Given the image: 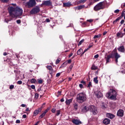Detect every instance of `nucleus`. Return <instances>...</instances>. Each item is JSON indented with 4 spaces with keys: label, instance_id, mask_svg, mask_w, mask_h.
Here are the masks:
<instances>
[{
    "label": "nucleus",
    "instance_id": "40",
    "mask_svg": "<svg viewBox=\"0 0 125 125\" xmlns=\"http://www.w3.org/2000/svg\"><path fill=\"white\" fill-rule=\"evenodd\" d=\"M30 87L32 89H35L36 88V86H35V85H31L30 86Z\"/></svg>",
    "mask_w": 125,
    "mask_h": 125
},
{
    "label": "nucleus",
    "instance_id": "24",
    "mask_svg": "<svg viewBox=\"0 0 125 125\" xmlns=\"http://www.w3.org/2000/svg\"><path fill=\"white\" fill-rule=\"evenodd\" d=\"M101 34H99L98 35H95L93 37V39L95 40V39H100L101 38Z\"/></svg>",
    "mask_w": 125,
    "mask_h": 125
},
{
    "label": "nucleus",
    "instance_id": "29",
    "mask_svg": "<svg viewBox=\"0 0 125 125\" xmlns=\"http://www.w3.org/2000/svg\"><path fill=\"white\" fill-rule=\"evenodd\" d=\"M83 52V49L81 48L79 49L78 51H77V54L78 55H80V54H81V53H82Z\"/></svg>",
    "mask_w": 125,
    "mask_h": 125
},
{
    "label": "nucleus",
    "instance_id": "56",
    "mask_svg": "<svg viewBox=\"0 0 125 125\" xmlns=\"http://www.w3.org/2000/svg\"><path fill=\"white\" fill-rule=\"evenodd\" d=\"M22 118H23V119H26V118H27V115H25V114H23V115H22Z\"/></svg>",
    "mask_w": 125,
    "mask_h": 125
},
{
    "label": "nucleus",
    "instance_id": "12",
    "mask_svg": "<svg viewBox=\"0 0 125 125\" xmlns=\"http://www.w3.org/2000/svg\"><path fill=\"white\" fill-rule=\"evenodd\" d=\"M72 122L73 124H74V125H81V124H82V122H81L80 120L78 119H73Z\"/></svg>",
    "mask_w": 125,
    "mask_h": 125
},
{
    "label": "nucleus",
    "instance_id": "37",
    "mask_svg": "<svg viewBox=\"0 0 125 125\" xmlns=\"http://www.w3.org/2000/svg\"><path fill=\"white\" fill-rule=\"evenodd\" d=\"M46 68L48 70H51L52 69V66L51 65H48V66H46Z\"/></svg>",
    "mask_w": 125,
    "mask_h": 125
},
{
    "label": "nucleus",
    "instance_id": "59",
    "mask_svg": "<svg viewBox=\"0 0 125 125\" xmlns=\"http://www.w3.org/2000/svg\"><path fill=\"white\" fill-rule=\"evenodd\" d=\"M71 62H72V60H68L67 61V63H68L69 64H70Z\"/></svg>",
    "mask_w": 125,
    "mask_h": 125
},
{
    "label": "nucleus",
    "instance_id": "19",
    "mask_svg": "<svg viewBox=\"0 0 125 125\" xmlns=\"http://www.w3.org/2000/svg\"><path fill=\"white\" fill-rule=\"evenodd\" d=\"M72 102H73V99L66 100L65 101V104H66V105H70Z\"/></svg>",
    "mask_w": 125,
    "mask_h": 125
},
{
    "label": "nucleus",
    "instance_id": "48",
    "mask_svg": "<svg viewBox=\"0 0 125 125\" xmlns=\"http://www.w3.org/2000/svg\"><path fill=\"white\" fill-rule=\"evenodd\" d=\"M98 57H99V55H98V54H97L94 56V58H95V59L98 58Z\"/></svg>",
    "mask_w": 125,
    "mask_h": 125
},
{
    "label": "nucleus",
    "instance_id": "8",
    "mask_svg": "<svg viewBox=\"0 0 125 125\" xmlns=\"http://www.w3.org/2000/svg\"><path fill=\"white\" fill-rule=\"evenodd\" d=\"M113 55L114 56L115 58V62L116 63H118V59L119 58H121V55L118 53L117 52H115L113 54Z\"/></svg>",
    "mask_w": 125,
    "mask_h": 125
},
{
    "label": "nucleus",
    "instance_id": "41",
    "mask_svg": "<svg viewBox=\"0 0 125 125\" xmlns=\"http://www.w3.org/2000/svg\"><path fill=\"white\" fill-rule=\"evenodd\" d=\"M14 88V85H11L9 87L10 89H13Z\"/></svg>",
    "mask_w": 125,
    "mask_h": 125
},
{
    "label": "nucleus",
    "instance_id": "13",
    "mask_svg": "<svg viewBox=\"0 0 125 125\" xmlns=\"http://www.w3.org/2000/svg\"><path fill=\"white\" fill-rule=\"evenodd\" d=\"M43 5H47L48 6H49L50 5H51L52 2L50 0H46L43 1Z\"/></svg>",
    "mask_w": 125,
    "mask_h": 125
},
{
    "label": "nucleus",
    "instance_id": "53",
    "mask_svg": "<svg viewBox=\"0 0 125 125\" xmlns=\"http://www.w3.org/2000/svg\"><path fill=\"white\" fill-rule=\"evenodd\" d=\"M121 25H123V24H124V23H125V20H122L121 22H120Z\"/></svg>",
    "mask_w": 125,
    "mask_h": 125
},
{
    "label": "nucleus",
    "instance_id": "46",
    "mask_svg": "<svg viewBox=\"0 0 125 125\" xmlns=\"http://www.w3.org/2000/svg\"><path fill=\"white\" fill-rule=\"evenodd\" d=\"M60 75H61V73L59 72V73H58L56 74V76L57 77H60Z\"/></svg>",
    "mask_w": 125,
    "mask_h": 125
},
{
    "label": "nucleus",
    "instance_id": "20",
    "mask_svg": "<svg viewBox=\"0 0 125 125\" xmlns=\"http://www.w3.org/2000/svg\"><path fill=\"white\" fill-rule=\"evenodd\" d=\"M74 66V64L72 63L70 66L68 67L67 69V73H69L72 71V69H73V67Z\"/></svg>",
    "mask_w": 125,
    "mask_h": 125
},
{
    "label": "nucleus",
    "instance_id": "32",
    "mask_svg": "<svg viewBox=\"0 0 125 125\" xmlns=\"http://www.w3.org/2000/svg\"><path fill=\"white\" fill-rule=\"evenodd\" d=\"M91 70H97V66L93 65L91 67Z\"/></svg>",
    "mask_w": 125,
    "mask_h": 125
},
{
    "label": "nucleus",
    "instance_id": "52",
    "mask_svg": "<svg viewBox=\"0 0 125 125\" xmlns=\"http://www.w3.org/2000/svg\"><path fill=\"white\" fill-rule=\"evenodd\" d=\"M8 0H1V1H2V2H7Z\"/></svg>",
    "mask_w": 125,
    "mask_h": 125
},
{
    "label": "nucleus",
    "instance_id": "34",
    "mask_svg": "<svg viewBox=\"0 0 125 125\" xmlns=\"http://www.w3.org/2000/svg\"><path fill=\"white\" fill-rule=\"evenodd\" d=\"M60 61H61V59H57V60L56 61V65H57L60 62Z\"/></svg>",
    "mask_w": 125,
    "mask_h": 125
},
{
    "label": "nucleus",
    "instance_id": "5",
    "mask_svg": "<svg viewBox=\"0 0 125 125\" xmlns=\"http://www.w3.org/2000/svg\"><path fill=\"white\" fill-rule=\"evenodd\" d=\"M106 3L107 1H106L99 2L94 7V10L95 11H99V10L104 9L106 7Z\"/></svg>",
    "mask_w": 125,
    "mask_h": 125
},
{
    "label": "nucleus",
    "instance_id": "42",
    "mask_svg": "<svg viewBox=\"0 0 125 125\" xmlns=\"http://www.w3.org/2000/svg\"><path fill=\"white\" fill-rule=\"evenodd\" d=\"M87 22H89V23H91L93 22V20L92 19L88 20H87Z\"/></svg>",
    "mask_w": 125,
    "mask_h": 125
},
{
    "label": "nucleus",
    "instance_id": "11",
    "mask_svg": "<svg viewBox=\"0 0 125 125\" xmlns=\"http://www.w3.org/2000/svg\"><path fill=\"white\" fill-rule=\"evenodd\" d=\"M124 110L119 109L117 111V115L118 117H123L124 116Z\"/></svg>",
    "mask_w": 125,
    "mask_h": 125
},
{
    "label": "nucleus",
    "instance_id": "26",
    "mask_svg": "<svg viewBox=\"0 0 125 125\" xmlns=\"http://www.w3.org/2000/svg\"><path fill=\"white\" fill-rule=\"evenodd\" d=\"M98 77H96V78H94V79H93V82L95 83H98Z\"/></svg>",
    "mask_w": 125,
    "mask_h": 125
},
{
    "label": "nucleus",
    "instance_id": "47",
    "mask_svg": "<svg viewBox=\"0 0 125 125\" xmlns=\"http://www.w3.org/2000/svg\"><path fill=\"white\" fill-rule=\"evenodd\" d=\"M28 58L29 59H33V56H32L31 55H29L28 56Z\"/></svg>",
    "mask_w": 125,
    "mask_h": 125
},
{
    "label": "nucleus",
    "instance_id": "28",
    "mask_svg": "<svg viewBox=\"0 0 125 125\" xmlns=\"http://www.w3.org/2000/svg\"><path fill=\"white\" fill-rule=\"evenodd\" d=\"M78 10H80V9H83V8H84V5L78 6Z\"/></svg>",
    "mask_w": 125,
    "mask_h": 125
},
{
    "label": "nucleus",
    "instance_id": "31",
    "mask_svg": "<svg viewBox=\"0 0 125 125\" xmlns=\"http://www.w3.org/2000/svg\"><path fill=\"white\" fill-rule=\"evenodd\" d=\"M36 82H37V80L34 78L30 80V83H36Z\"/></svg>",
    "mask_w": 125,
    "mask_h": 125
},
{
    "label": "nucleus",
    "instance_id": "21",
    "mask_svg": "<svg viewBox=\"0 0 125 125\" xmlns=\"http://www.w3.org/2000/svg\"><path fill=\"white\" fill-rule=\"evenodd\" d=\"M45 114H46V111H44L43 113H42L39 117V119H42V118H43L44 116H45Z\"/></svg>",
    "mask_w": 125,
    "mask_h": 125
},
{
    "label": "nucleus",
    "instance_id": "44",
    "mask_svg": "<svg viewBox=\"0 0 125 125\" xmlns=\"http://www.w3.org/2000/svg\"><path fill=\"white\" fill-rule=\"evenodd\" d=\"M60 115V110H57V116H59Z\"/></svg>",
    "mask_w": 125,
    "mask_h": 125
},
{
    "label": "nucleus",
    "instance_id": "63",
    "mask_svg": "<svg viewBox=\"0 0 125 125\" xmlns=\"http://www.w3.org/2000/svg\"><path fill=\"white\" fill-rule=\"evenodd\" d=\"M107 34V31H105L103 33V36H105V35H106Z\"/></svg>",
    "mask_w": 125,
    "mask_h": 125
},
{
    "label": "nucleus",
    "instance_id": "57",
    "mask_svg": "<svg viewBox=\"0 0 125 125\" xmlns=\"http://www.w3.org/2000/svg\"><path fill=\"white\" fill-rule=\"evenodd\" d=\"M45 21L47 22H50V20H49V19H46L45 20Z\"/></svg>",
    "mask_w": 125,
    "mask_h": 125
},
{
    "label": "nucleus",
    "instance_id": "9",
    "mask_svg": "<svg viewBox=\"0 0 125 125\" xmlns=\"http://www.w3.org/2000/svg\"><path fill=\"white\" fill-rule=\"evenodd\" d=\"M113 58V53L111 54L110 55H108L106 57H105L106 60V63H108L110 62V59Z\"/></svg>",
    "mask_w": 125,
    "mask_h": 125
},
{
    "label": "nucleus",
    "instance_id": "30",
    "mask_svg": "<svg viewBox=\"0 0 125 125\" xmlns=\"http://www.w3.org/2000/svg\"><path fill=\"white\" fill-rule=\"evenodd\" d=\"M91 1L90 2V4H93L95 2H96L97 1H99L100 0H91Z\"/></svg>",
    "mask_w": 125,
    "mask_h": 125
},
{
    "label": "nucleus",
    "instance_id": "27",
    "mask_svg": "<svg viewBox=\"0 0 125 125\" xmlns=\"http://www.w3.org/2000/svg\"><path fill=\"white\" fill-rule=\"evenodd\" d=\"M66 65H67V62H63V63L61 65V66H60V68H64V67H65V66H66Z\"/></svg>",
    "mask_w": 125,
    "mask_h": 125
},
{
    "label": "nucleus",
    "instance_id": "23",
    "mask_svg": "<svg viewBox=\"0 0 125 125\" xmlns=\"http://www.w3.org/2000/svg\"><path fill=\"white\" fill-rule=\"evenodd\" d=\"M116 36L118 38H123V33L122 32H118Z\"/></svg>",
    "mask_w": 125,
    "mask_h": 125
},
{
    "label": "nucleus",
    "instance_id": "17",
    "mask_svg": "<svg viewBox=\"0 0 125 125\" xmlns=\"http://www.w3.org/2000/svg\"><path fill=\"white\" fill-rule=\"evenodd\" d=\"M106 116L107 118H109V119H114V118H115V115L111 113H107Z\"/></svg>",
    "mask_w": 125,
    "mask_h": 125
},
{
    "label": "nucleus",
    "instance_id": "4",
    "mask_svg": "<svg viewBox=\"0 0 125 125\" xmlns=\"http://www.w3.org/2000/svg\"><path fill=\"white\" fill-rule=\"evenodd\" d=\"M76 101L78 103H83V102L86 101V94L83 92L78 94L76 97Z\"/></svg>",
    "mask_w": 125,
    "mask_h": 125
},
{
    "label": "nucleus",
    "instance_id": "39",
    "mask_svg": "<svg viewBox=\"0 0 125 125\" xmlns=\"http://www.w3.org/2000/svg\"><path fill=\"white\" fill-rule=\"evenodd\" d=\"M18 84H22V83H23V82H22V81H19L17 82Z\"/></svg>",
    "mask_w": 125,
    "mask_h": 125
},
{
    "label": "nucleus",
    "instance_id": "60",
    "mask_svg": "<svg viewBox=\"0 0 125 125\" xmlns=\"http://www.w3.org/2000/svg\"><path fill=\"white\" fill-rule=\"evenodd\" d=\"M50 109V107H48L47 109H46L45 111H46V113L48 112V111H49Z\"/></svg>",
    "mask_w": 125,
    "mask_h": 125
},
{
    "label": "nucleus",
    "instance_id": "49",
    "mask_svg": "<svg viewBox=\"0 0 125 125\" xmlns=\"http://www.w3.org/2000/svg\"><path fill=\"white\" fill-rule=\"evenodd\" d=\"M38 83H40V84L42 83V80H39L38 81Z\"/></svg>",
    "mask_w": 125,
    "mask_h": 125
},
{
    "label": "nucleus",
    "instance_id": "16",
    "mask_svg": "<svg viewBox=\"0 0 125 125\" xmlns=\"http://www.w3.org/2000/svg\"><path fill=\"white\" fill-rule=\"evenodd\" d=\"M118 51H120V52H125V47L124 46H121L118 48Z\"/></svg>",
    "mask_w": 125,
    "mask_h": 125
},
{
    "label": "nucleus",
    "instance_id": "51",
    "mask_svg": "<svg viewBox=\"0 0 125 125\" xmlns=\"http://www.w3.org/2000/svg\"><path fill=\"white\" fill-rule=\"evenodd\" d=\"M17 24H20V23H21V20H17Z\"/></svg>",
    "mask_w": 125,
    "mask_h": 125
},
{
    "label": "nucleus",
    "instance_id": "1",
    "mask_svg": "<svg viewBox=\"0 0 125 125\" xmlns=\"http://www.w3.org/2000/svg\"><path fill=\"white\" fill-rule=\"evenodd\" d=\"M8 10L10 16L13 18L21 16L23 14V10L19 6L16 7L10 6L8 8Z\"/></svg>",
    "mask_w": 125,
    "mask_h": 125
},
{
    "label": "nucleus",
    "instance_id": "14",
    "mask_svg": "<svg viewBox=\"0 0 125 125\" xmlns=\"http://www.w3.org/2000/svg\"><path fill=\"white\" fill-rule=\"evenodd\" d=\"M103 123L104 125H109L110 123H111V120L108 118H105L103 120Z\"/></svg>",
    "mask_w": 125,
    "mask_h": 125
},
{
    "label": "nucleus",
    "instance_id": "45",
    "mask_svg": "<svg viewBox=\"0 0 125 125\" xmlns=\"http://www.w3.org/2000/svg\"><path fill=\"white\" fill-rule=\"evenodd\" d=\"M120 12V10L117 9L114 11L115 13H119Z\"/></svg>",
    "mask_w": 125,
    "mask_h": 125
},
{
    "label": "nucleus",
    "instance_id": "43",
    "mask_svg": "<svg viewBox=\"0 0 125 125\" xmlns=\"http://www.w3.org/2000/svg\"><path fill=\"white\" fill-rule=\"evenodd\" d=\"M35 98H36V99H38L39 98V94L36 93L35 95Z\"/></svg>",
    "mask_w": 125,
    "mask_h": 125
},
{
    "label": "nucleus",
    "instance_id": "33",
    "mask_svg": "<svg viewBox=\"0 0 125 125\" xmlns=\"http://www.w3.org/2000/svg\"><path fill=\"white\" fill-rule=\"evenodd\" d=\"M83 42H84V39L82 40L78 43V46H80V45H81L82 43H83Z\"/></svg>",
    "mask_w": 125,
    "mask_h": 125
},
{
    "label": "nucleus",
    "instance_id": "35",
    "mask_svg": "<svg viewBox=\"0 0 125 125\" xmlns=\"http://www.w3.org/2000/svg\"><path fill=\"white\" fill-rule=\"evenodd\" d=\"M91 86H92V83H91V82H89L88 85H87V87L90 88L91 87Z\"/></svg>",
    "mask_w": 125,
    "mask_h": 125
},
{
    "label": "nucleus",
    "instance_id": "22",
    "mask_svg": "<svg viewBox=\"0 0 125 125\" xmlns=\"http://www.w3.org/2000/svg\"><path fill=\"white\" fill-rule=\"evenodd\" d=\"M73 107H74V110H75L76 111H77V110H78L79 106L78 105V104L77 103H75L73 104Z\"/></svg>",
    "mask_w": 125,
    "mask_h": 125
},
{
    "label": "nucleus",
    "instance_id": "25",
    "mask_svg": "<svg viewBox=\"0 0 125 125\" xmlns=\"http://www.w3.org/2000/svg\"><path fill=\"white\" fill-rule=\"evenodd\" d=\"M40 113V110L36 109L34 112V116H37Z\"/></svg>",
    "mask_w": 125,
    "mask_h": 125
},
{
    "label": "nucleus",
    "instance_id": "7",
    "mask_svg": "<svg viewBox=\"0 0 125 125\" xmlns=\"http://www.w3.org/2000/svg\"><path fill=\"white\" fill-rule=\"evenodd\" d=\"M26 4L28 7H33V6H35L37 4V2H36V0H29Z\"/></svg>",
    "mask_w": 125,
    "mask_h": 125
},
{
    "label": "nucleus",
    "instance_id": "61",
    "mask_svg": "<svg viewBox=\"0 0 125 125\" xmlns=\"http://www.w3.org/2000/svg\"><path fill=\"white\" fill-rule=\"evenodd\" d=\"M44 105H45V103H44L41 106V108H43V106H44Z\"/></svg>",
    "mask_w": 125,
    "mask_h": 125
},
{
    "label": "nucleus",
    "instance_id": "2",
    "mask_svg": "<svg viewBox=\"0 0 125 125\" xmlns=\"http://www.w3.org/2000/svg\"><path fill=\"white\" fill-rule=\"evenodd\" d=\"M90 110L91 112L92 113L93 115L97 114V108L94 105H90L89 107L84 106L82 109V113H85L88 111Z\"/></svg>",
    "mask_w": 125,
    "mask_h": 125
},
{
    "label": "nucleus",
    "instance_id": "64",
    "mask_svg": "<svg viewBox=\"0 0 125 125\" xmlns=\"http://www.w3.org/2000/svg\"><path fill=\"white\" fill-rule=\"evenodd\" d=\"M73 56V53H71L69 55V58H70V57H71Z\"/></svg>",
    "mask_w": 125,
    "mask_h": 125
},
{
    "label": "nucleus",
    "instance_id": "10",
    "mask_svg": "<svg viewBox=\"0 0 125 125\" xmlns=\"http://www.w3.org/2000/svg\"><path fill=\"white\" fill-rule=\"evenodd\" d=\"M95 95L98 98H102L103 97V94L100 91H97L95 92Z\"/></svg>",
    "mask_w": 125,
    "mask_h": 125
},
{
    "label": "nucleus",
    "instance_id": "36",
    "mask_svg": "<svg viewBox=\"0 0 125 125\" xmlns=\"http://www.w3.org/2000/svg\"><path fill=\"white\" fill-rule=\"evenodd\" d=\"M87 0H80L79 1V2L80 3H84V2H85V1H86Z\"/></svg>",
    "mask_w": 125,
    "mask_h": 125
},
{
    "label": "nucleus",
    "instance_id": "3",
    "mask_svg": "<svg viewBox=\"0 0 125 125\" xmlns=\"http://www.w3.org/2000/svg\"><path fill=\"white\" fill-rule=\"evenodd\" d=\"M117 95H118L117 91L114 89H110L109 91L106 94L105 96L107 98H110L111 100H116Z\"/></svg>",
    "mask_w": 125,
    "mask_h": 125
},
{
    "label": "nucleus",
    "instance_id": "58",
    "mask_svg": "<svg viewBox=\"0 0 125 125\" xmlns=\"http://www.w3.org/2000/svg\"><path fill=\"white\" fill-rule=\"evenodd\" d=\"M16 123L17 124H20V120H16Z\"/></svg>",
    "mask_w": 125,
    "mask_h": 125
},
{
    "label": "nucleus",
    "instance_id": "38",
    "mask_svg": "<svg viewBox=\"0 0 125 125\" xmlns=\"http://www.w3.org/2000/svg\"><path fill=\"white\" fill-rule=\"evenodd\" d=\"M125 10H123V11L121 14L122 17H124V16H125Z\"/></svg>",
    "mask_w": 125,
    "mask_h": 125
},
{
    "label": "nucleus",
    "instance_id": "62",
    "mask_svg": "<svg viewBox=\"0 0 125 125\" xmlns=\"http://www.w3.org/2000/svg\"><path fill=\"white\" fill-rule=\"evenodd\" d=\"M21 107H25L26 106V104H21Z\"/></svg>",
    "mask_w": 125,
    "mask_h": 125
},
{
    "label": "nucleus",
    "instance_id": "55",
    "mask_svg": "<svg viewBox=\"0 0 125 125\" xmlns=\"http://www.w3.org/2000/svg\"><path fill=\"white\" fill-rule=\"evenodd\" d=\"M81 83H83V84L84 85H85V82L84 81H82L81 82Z\"/></svg>",
    "mask_w": 125,
    "mask_h": 125
},
{
    "label": "nucleus",
    "instance_id": "54",
    "mask_svg": "<svg viewBox=\"0 0 125 125\" xmlns=\"http://www.w3.org/2000/svg\"><path fill=\"white\" fill-rule=\"evenodd\" d=\"M55 111H56V109L52 108V113H55Z\"/></svg>",
    "mask_w": 125,
    "mask_h": 125
},
{
    "label": "nucleus",
    "instance_id": "6",
    "mask_svg": "<svg viewBox=\"0 0 125 125\" xmlns=\"http://www.w3.org/2000/svg\"><path fill=\"white\" fill-rule=\"evenodd\" d=\"M41 11V9H40V6H36L34 7L30 11V14H37V13H39Z\"/></svg>",
    "mask_w": 125,
    "mask_h": 125
},
{
    "label": "nucleus",
    "instance_id": "18",
    "mask_svg": "<svg viewBox=\"0 0 125 125\" xmlns=\"http://www.w3.org/2000/svg\"><path fill=\"white\" fill-rule=\"evenodd\" d=\"M92 46H93V43H91L90 44H89L88 47L84 50V51L82 54H83L85 52H86V51L88 50L89 49V48H91V47H92Z\"/></svg>",
    "mask_w": 125,
    "mask_h": 125
},
{
    "label": "nucleus",
    "instance_id": "50",
    "mask_svg": "<svg viewBox=\"0 0 125 125\" xmlns=\"http://www.w3.org/2000/svg\"><path fill=\"white\" fill-rule=\"evenodd\" d=\"M79 87H80V88H83V84H80Z\"/></svg>",
    "mask_w": 125,
    "mask_h": 125
},
{
    "label": "nucleus",
    "instance_id": "15",
    "mask_svg": "<svg viewBox=\"0 0 125 125\" xmlns=\"http://www.w3.org/2000/svg\"><path fill=\"white\" fill-rule=\"evenodd\" d=\"M72 5L71 2H67L65 3H63V7H70Z\"/></svg>",
    "mask_w": 125,
    "mask_h": 125
}]
</instances>
